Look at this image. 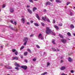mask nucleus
I'll return each instance as SVG.
<instances>
[{
	"instance_id": "obj_23",
	"label": "nucleus",
	"mask_w": 75,
	"mask_h": 75,
	"mask_svg": "<svg viewBox=\"0 0 75 75\" xmlns=\"http://www.w3.org/2000/svg\"><path fill=\"white\" fill-rule=\"evenodd\" d=\"M55 40H52V43L54 44H55Z\"/></svg>"
},
{
	"instance_id": "obj_60",
	"label": "nucleus",
	"mask_w": 75,
	"mask_h": 75,
	"mask_svg": "<svg viewBox=\"0 0 75 75\" xmlns=\"http://www.w3.org/2000/svg\"><path fill=\"white\" fill-rule=\"evenodd\" d=\"M73 35H74V36H75V33H74Z\"/></svg>"
},
{
	"instance_id": "obj_35",
	"label": "nucleus",
	"mask_w": 75,
	"mask_h": 75,
	"mask_svg": "<svg viewBox=\"0 0 75 75\" xmlns=\"http://www.w3.org/2000/svg\"><path fill=\"white\" fill-rule=\"evenodd\" d=\"M52 50L53 51H56V49H55L54 48H52Z\"/></svg>"
},
{
	"instance_id": "obj_36",
	"label": "nucleus",
	"mask_w": 75,
	"mask_h": 75,
	"mask_svg": "<svg viewBox=\"0 0 75 75\" xmlns=\"http://www.w3.org/2000/svg\"><path fill=\"white\" fill-rule=\"evenodd\" d=\"M33 36H34V34H31L30 35V38L33 37Z\"/></svg>"
},
{
	"instance_id": "obj_8",
	"label": "nucleus",
	"mask_w": 75,
	"mask_h": 75,
	"mask_svg": "<svg viewBox=\"0 0 75 75\" xmlns=\"http://www.w3.org/2000/svg\"><path fill=\"white\" fill-rule=\"evenodd\" d=\"M66 68V67H65L63 66L62 67L60 68V69L61 70H64V69H65Z\"/></svg>"
},
{
	"instance_id": "obj_12",
	"label": "nucleus",
	"mask_w": 75,
	"mask_h": 75,
	"mask_svg": "<svg viewBox=\"0 0 75 75\" xmlns=\"http://www.w3.org/2000/svg\"><path fill=\"white\" fill-rule=\"evenodd\" d=\"M56 3H61V1L59 0H56Z\"/></svg>"
},
{
	"instance_id": "obj_34",
	"label": "nucleus",
	"mask_w": 75,
	"mask_h": 75,
	"mask_svg": "<svg viewBox=\"0 0 75 75\" xmlns=\"http://www.w3.org/2000/svg\"><path fill=\"white\" fill-rule=\"evenodd\" d=\"M27 50H28V52H31V50H30L29 49H27Z\"/></svg>"
},
{
	"instance_id": "obj_21",
	"label": "nucleus",
	"mask_w": 75,
	"mask_h": 75,
	"mask_svg": "<svg viewBox=\"0 0 75 75\" xmlns=\"http://www.w3.org/2000/svg\"><path fill=\"white\" fill-rule=\"evenodd\" d=\"M28 12L30 13V14H31V13H32V11H31L30 10V9H28Z\"/></svg>"
},
{
	"instance_id": "obj_41",
	"label": "nucleus",
	"mask_w": 75,
	"mask_h": 75,
	"mask_svg": "<svg viewBox=\"0 0 75 75\" xmlns=\"http://www.w3.org/2000/svg\"><path fill=\"white\" fill-rule=\"evenodd\" d=\"M27 42H25L24 44V45H26L27 43Z\"/></svg>"
},
{
	"instance_id": "obj_26",
	"label": "nucleus",
	"mask_w": 75,
	"mask_h": 75,
	"mask_svg": "<svg viewBox=\"0 0 75 75\" xmlns=\"http://www.w3.org/2000/svg\"><path fill=\"white\" fill-rule=\"evenodd\" d=\"M34 25H35V26H37V27L38 26V23H35Z\"/></svg>"
},
{
	"instance_id": "obj_25",
	"label": "nucleus",
	"mask_w": 75,
	"mask_h": 75,
	"mask_svg": "<svg viewBox=\"0 0 75 75\" xmlns=\"http://www.w3.org/2000/svg\"><path fill=\"white\" fill-rule=\"evenodd\" d=\"M46 20L47 22H48L49 23H50V20H49V19H48V18H46Z\"/></svg>"
},
{
	"instance_id": "obj_2",
	"label": "nucleus",
	"mask_w": 75,
	"mask_h": 75,
	"mask_svg": "<svg viewBox=\"0 0 75 75\" xmlns=\"http://www.w3.org/2000/svg\"><path fill=\"white\" fill-rule=\"evenodd\" d=\"M38 37L41 40H43L44 39V37L42 36V34H40L38 36Z\"/></svg>"
},
{
	"instance_id": "obj_18",
	"label": "nucleus",
	"mask_w": 75,
	"mask_h": 75,
	"mask_svg": "<svg viewBox=\"0 0 75 75\" xmlns=\"http://www.w3.org/2000/svg\"><path fill=\"white\" fill-rule=\"evenodd\" d=\"M59 36L60 37H61V38H64V37L63 36H62V35L60 34H59Z\"/></svg>"
},
{
	"instance_id": "obj_46",
	"label": "nucleus",
	"mask_w": 75,
	"mask_h": 75,
	"mask_svg": "<svg viewBox=\"0 0 75 75\" xmlns=\"http://www.w3.org/2000/svg\"><path fill=\"white\" fill-rule=\"evenodd\" d=\"M12 51L13 52H15V51H16V50L15 49H13Z\"/></svg>"
},
{
	"instance_id": "obj_59",
	"label": "nucleus",
	"mask_w": 75,
	"mask_h": 75,
	"mask_svg": "<svg viewBox=\"0 0 75 75\" xmlns=\"http://www.w3.org/2000/svg\"><path fill=\"white\" fill-rule=\"evenodd\" d=\"M44 54H46V52H44Z\"/></svg>"
},
{
	"instance_id": "obj_44",
	"label": "nucleus",
	"mask_w": 75,
	"mask_h": 75,
	"mask_svg": "<svg viewBox=\"0 0 75 75\" xmlns=\"http://www.w3.org/2000/svg\"><path fill=\"white\" fill-rule=\"evenodd\" d=\"M29 1L31 3H33V0H29Z\"/></svg>"
},
{
	"instance_id": "obj_54",
	"label": "nucleus",
	"mask_w": 75,
	"mask_h": 75,
	"mask_svg": "<svg viewBox=\"0 0 75 75\" xmlns=\"http://www.w3.org/2000/svg\"><path fill=\"white\" fill-rule=\"evenodd\" d=\"M62 75H65V74L64 73H62Z\"/></svg>"
},
{
	"instance_id": "obj_51",
	"label": "nucleus",
	"mask_w": 75,
	"mask_h": 75,
	"mask_svg": "<svg viewBox=\"0 0 75 75\" xmlns=\"http://www.w3.org/2000/svg\"><path fill=\"white\" fill-rule=\"evenodd\" d=\"M25 62H26V63L27 62V60L25 59Z\"/></svg>"
},
{
	"instance_id": "obj_27",
	"label": "nucleus",
	"mask_w": 75,
	"mask_h": 75,
	"mask_svg": "<svg viewBox=\"0 0 75 75\" xmlns=\"http://www.w3.org/2000/svg\"><path fill=\"white\" fill-rule=\"evenodd\" d=\"M68 61L69 62H72V60L71 59V58H69L68 59Z\"/></svg>"
},
{
	"instance_id": "obj_56",
	"label": "nucleus",
	"mask_w": 75,
	"mask_h": 75,
	"mask_svg": "<svg viewBox=\"0 0 75 75\" xmlns=\"http://www.w3.org/2000/svg\"><path fill=\"white\" fill-rule=\"evenodd\" d=\"M27 7L28 8H29V7H30V6H28V5H27Z\"/></svg>"
},
{
	"instance_id": "obj_5",
	"label": "nucleus",
	"mask_w": 75,
	"mask_h": 75,
	"mask_svg": "<svg viewBox=\"0 0 75 75\" xmlns=\"http://www.w3.org/2000/svg\"><path fill=\"white\" fill-rule=\"evenodd\" d=\"M51 2H50L49 1H47V2L46 3V4L45 5L46 6H48V5H50V4H51Z\"/></svg>"
},
{
	"instance_id": "obj_9",
	"label": "nucleus",
	"mask_w": 75,
	"mask_h": 75,
	"mask_svg": "<svg viewBox=\"0 0 75 75\" xmlns=\"http://www.w3.org/2000/svg\"><path fill=\"white\" fill-rule=\"evenodd\" d=\"M15 66L17 67H20V65H19V64H17V63H15Z\"/></svg>"
},
{
	"instance_id": "obj_63",
	"label": "nucleus",
	"mask_w": 75,
	"mask_h": 75,
	"mask_svg": "<svg viewBox=\"0 0 75 75\" xmlns=\"http://www.w3.org/2000/svg\"><path fill=\"white\" fill-rule=\"evenodd\" d=\"M68 39L69 40H70V39Z\"/></svg>"
},
{
	"instance_id": "obj_11",
	"label": "nucleus",
	"mask_w": 75,
	"mask_h": 75,
	"mask_svg": "<svg viewBox=\"0 0 75 75\" xmlns=\"http://www.w3.org/2000/svg\"><path fill=\"white\" fill-rule=\"evenodd\" d=\"M10 22H11V23H13V24H15V25H16V24H17V23L16 21H15L14 22V23H13V21H12V20H11L10 21Z\"/></svg>"
},
{
	"instance_id": "obj_22",
	"label": "nucleus",
	"mask_w": 75,
	"mask_h": 75,
	"mask_svg": "<svg viewBox=\"0 0 75 75\" xmlns=\"http://www.w3.org/2000/svg\"><path fill=\"white\" fill-rule=\"evenodd\" d=\"M67 34L68 35V36H69L70 37H71V33H70L69 32H68Z\"/></svg>"
},
{
	"instance_id": "obj_64",
	"label": "nucleus",
	"mask_w": 75,
	"mask_h": 75,
	"mask_svg": "<svg viewBox=\"0 0 75 75\" xmlns=\"http://www.w3.org/2000/svg\"><path fill=\"white\" fill-rule=\"evenodd\" d=\"M7 75H10L9 74H8Z\"/></svg>"
},
{
	"instance_id": "obj_16",
	"label": "nucleus",
	"mask_w": 75,
	"mask_h": 75,
	"mask_svg": "<svg viewBox=\"0 0 75 75\" xmlns=\"http://www.w3.org/2000/svg\"><path fill=\"white\" fill-rule=\"evenodd\" d=\"M54 28L56 29V30H58L59 29V28L58 27V26L55 25L54 26Z\"/></svg>"
},
{
	"instance_id": "obj_38",
	"label": "nucleus",
	"mask_w": 75,
	"mask_h": 75,
	"mask_svg": "<svg viewBox=\"0 0 75 75\" xmlns=\"http://www.w3.org/2000/svg\"><path fill=\"white\" fill-rule=\"evenodd\" d=\"M36 47H37V48H40V46L37 45H36Z\"/></svg>"
},
{
	"instance_id": "obj_43",
	"label": "nucleus",
	"mask_w": 75,
	"mask_h": 75,
	"mask_svg": "<svg viewBox=\"0 0 75 75\" xmlns=\"http://www.w3.org/2000/svg\"><path fill=\"white\" fill-rule=\"evenodd\" d=\"M15 55H17V54H18V52H17L16 51V52H15Z\"/></svg>"
},
{
	"instance_id": "obj_62",
	"label": "nucleus",
	"mask_w": 75,
	"mask_h": 75,
	"mask_svg": "<svg viewBox=\"0 0 75 75\" xmlns=\"http://www.w3.org/2000/svg\"><path fill=\"white\" fill-rule=\"evenodd\" d=\"M23 57H21V58H23Z\"/></svg>"
},
{
	"instance_id": "obj_30",
	"label": "nucleus",
	"mask_w": 75,
	"mask_h": 75,
	"mask_svg": "<svg viewBox=\"0 0 75 75\" xmlns=\"http://www.w3.org/2000/svg\"><path fill=\"white\" fill-rule=\"evenodd\" d=\"M24 48V46H22L20 48V50H22L23 48Z\"/></svg>"
},
{
	"instance_id": "obj_15",
	"label": "nucleus",
	"mask_w": 75,
	"mask_h": 75,
	"mask_svg": "<svg viewBox=\"0 0 75 75\" xmlns=\"http://www.w3.org/2000/svg\"><path fill=\"white\" fill-rule=\"evenodd\" d=\"M10 11L11 13L14 12V9L13 8H11L10 9Z\"/></svg>"
},
{
	"instance_id": "obj_7",
	"label": "nucleus",
	"mask_w": 75,
	"mask_h": 75,
	"mask_svg": "<svg viewBox=\"0 0 75 75\" xmlns=\"http://www.w3.org/2000/svg\"><path fill=\"white\" fill-rule=\"evenodd\" d=\"M28 39L27 38H25L23 39L24 41H25L26 42H27L28 41Z\"/></svg>"
},
{
	"instance_id": "obj_29",
	"label": "nucleus",
	"mask_w": 75,
	"mask_h": 75,
	"mask_svg": "<svg viewBox=\"0 0 75 75\" xmlns=\"http://www.w3.org/2000/svg\"><path fill=\"white\" fill-rule=\"evenodd\" d=\"M47 72H45L44 73L41 74V75H45V74H47Z\"/></svg>"
},
{
	"instance_id": "obj_50",
	"label": "nucleus",
	"mask_w": 75,
	"mask_h": 75,
	"mask_svg": "<svg viewBox=\"0 0 75 75\" xmlns=\"http://www.w3.org/2000/svg\"><path fill=\"white\" fill-rule=\"evenodd\" d=\"M63 62V60H62L60 61V63H62Z\"/></svg>"
},
{
	"instance_id": "obj_48",
	"label": "nucleus",
	"mask_w": 75,
	"mask_h": 75,
	"mask_svg": "<svg viewBox=\"0 0 75 75\" xmlns=\"http://www.w3.org/2000/svg\"><path fill=\"white\" fill-rule=\"evenodd\" d=\"M15 68L16 69H17V70H18V69H19L18 67H15Z\"/></svg>"
},
{
	"instance_id": "obj_42",
	"label": "nucleus",
	"mask_w": 75,
	"mask_h": 75,
	"mask_svg": "<svg viewBox=\"0 0 75 75\" xmlns=\"http://www.w3.org/2000/svg\"><path fill=\"white\" fill-rule=\"evenodd\" d=\"M53 23H55V20H53V22H52Z\"/></svg>"
},
{
	"instance_id": "obj_47",
	"label": "nucleus",
	"mask_w": 75,
	"mask_h": 75,
	"mask_svg": "<svg viewBox=\"0 0 75 75\" xmlns=\"http://www.w3.org/2000/svg\"><path fill=\"white\" fill-rule=\"evenodd\" d=\"M71 73H74V71H73V70H72L71 71Z\"/></svg>"
},
{
	"instance_id": "obj_61",
	"label": "nucleus",
	"mask_w": 75,
	"mask_h": 75,
	"mask_svg": "<svg viewBox=\"0 0 75 75\" xmlns=\"http://www.w3.org/2000/svg\"><path fill=\"white\" fill-rule=\"evenodd\" d=\"M74 8H75V6H74Z\"/></svg>"
},
{
	"instance_id": "obj_14",
	"label": "nucleus",
	"mask_w": 75,
	"mask_h": 75,
	"mask_svg": "<svg viewBox=\"0 0 75 75\" xmlns=\"http://www.w3.org/2000/svg\"><path fill=\"white\" fill-rule=\"evenodd\" d=\"M36 16L37 18L38 19V20H40V17H39V16H38V15L37 14H36Z\"/></svg>"
},
{
	"instance_id": "obj_3",
	"label": "nucleus",
	"mask_w": 75,
	"mask_h": 75,
	"mask_svg": "<svg viewBox=\"0 0 75 75\" xmlns=\"http://www.w3.org/2000/svg\"><path fill=\"white\" fill-rule=\"evenodd\" d=\"M21 68L24 69H27V67L26 66H21Z\"/></svg>"
},
{
	"instance_id": "obj_6",
	"label": "nucleus",
	"mask_w": 75,
	"mask_h": 75,
	"mask_svg": "<svg viewBox=\"0 0 75 75\" xmlns=\"http://www.w3.org/2000/svg\"><path fill=\"white\" fill-rule=\"evenodd\" d=\"M42 20H43L45 21L47 19V17L45 16L44 17L42 16Z\"/></svg>"
},
{
	"instance_id": "obj_33",
	"label": "nucleus",
	"mask_w": 75,
	"mask_h": 75,
	"mask_svg": "<svg viewBox=\"0 0 75 75\" xmlns=\"http://www.w3.org/2000/svg\"><path fill=\"white\" fill-rule=\"evenodd\" d=\"M36 60H37V59L36 58H34L33 59V61H36Z\"/></svg>"
},
{
	"instance_id": "obj_53",
	"label": "nucleus",
	"mask_w": 75,
	"mask_h": 75,
	"mask_svg": "<svg viewBox=\"0 0 75 75\" xmlns=\"http://www.w3.org/2000/svg\"><path fill=\"white\" fill-rule=\"evenodd\" d=\"M57 51H59V49H57Z\"/></svg>"
},
{
	"instance_id": "obj_10",
	"label": "nucleus",
	"mask_w": 75,
	"mask_h": 75,
	"mask_svg": "<svg viewBox=\"0 0 75 75\" xmlns=\"http://www.w3.org/2000/svg\"><path fill=\"white\" fill-rule=\"evenodd\" d=\"M47 65L46 66V67H49L50 65H51V64H50V63L48 62L47 63Z\"/></svg>"
},
{
	"instance_id": "obj_39",
	"label": "nucleus",
	"mask_w": 75,
	"mask_h": 75,
	"mask_svg": "<svg viewBox=\"0 0 75 75\" xmlns=\"http://www.w3.org/2000/svg\"><path fill=\"white\" fill-rule=\"evenodd\" d=\"M41 24L43 26H44V25H45V24H44L43 23H42Z\"/></svg>"
},
{
	"instance_id": "obj_4",
	"label": "nucleus",
	"mask_w": 75,
	"mask_h": 75,
	"mask_svg": "<svg viewBox=\"0 0 75 75\" xmlns=\"http://www.w3.org/2000/svg\"><path fill=\"white\" fill-rule=\"evenodd\" d=\"M61 41L63 43H65L67 42V40L65 39H62Z\"/></svg>"
},
{
	"instance_id": "obj_1",
	"label": "nucleus",
	"mask_w": 75,
	"mask_h": 75,
	"mask_svg": "<svg viewBox=\"0 0 75 75\" xmlns=\"http://www.w3.org/2000/svg\"><path fill=\"white\" fill-rule=\"evenodd\" d=\"M46 33L48 34H52V35H55V33L52 32L51 31V29H50L48 27H47L46 28Z\"/></svg>"
},
{
	"instance_id": "obj_55",
	"label": "nucleus",
	"mask_w": 75,
	"mask_h": 75,
	"mask_svg": "<svg viewBox=\"0 0 75 75\" xmlns=\"http://www.w3.org/2000/svg\"><path fill=\"white\" fill-rule=\"evenodd\" d=\"M46 9H44V12H46Z\"/></svg>"
},
{
	"instance_id": "obj_52",
	"label": "nucleus",
	"mask_w": 75,
	"mask_h": 75,
	"mask_svg": "<svg viewBox=\"0 0 75 75\" xmlns=\"http://www.w3.org/2000/svg\"><path fill=\"white\" fill-rule=\"evenodd\" d=\"M27 24H28V25H29V24H30V22H27Z\"/></svg>"
},
{
	"instance_id": "obj_40",
	"label": "nucleus",
	"mask_w": 75,
	"mask_h": 75,
	"mask_svg": "<svg viewBox=\"0 0 75 75\" xmlns=\"http://www.w3.org/2000/svg\"><path fill=\"white\" fill-rule=\"evenodd\" d=\"M5 6H6V5H5V4H4L2 8H4Z\"/></svg>"
},
{
	"instance_id": "obj_17",
	"label": "nucleus",
	"mask_w": 75,
	"mask_h": 75,
	"mask_svg": "<svg viewBox=\"0 0 75 75\" xmlns=\"http://www.w3.org/2000/svg\"><path fill=\"white\" fill-rule=\"evenodd\" d=\"M15 59L16 60H17V59H18V57H13V60H15Z\"/></svg>"
},
{
	"instance_id": "obj_24",
	"label": "nucleus",
	"mask_w": 75,
	"mask_h": 75,
	"mask_svg": "<svg viewBox=\"0 0 75 75\" xmlns=\"http://www.w3.org/2000/svg\"><path fill=\"white\" fill-rule=\"evenodd\" d=\"M11 30H14L15 31H17V29H14V28H11Z\"/></svg>"
},
{
	"instance_id": "obj_20",
	"label": "nucleus",
	"mask_w": 75,
	"mask_h": 75,
	"mask_svg": "<svg viewBox=\"0 0 75 75\" xmlns=\"http://www.w3.org/2000/svg\"><path fill=\"white\" fill-rule=\"evenodd\" d=\"M70 28H74V25H71L70 26Z\"/></svg>"
},
{
	"instance_id": "obj_32",
	"label": "nucleus",
	"mask_w": 75,
	"mask_h": 75,
	"mask_svg": "<svg viewBox=\"0 0 75 75\" xmlns=\"http://www.w3.org/2000/svg\"><path fill=\"white\" fill-rule=\"evenodd\" d=\"M71 3V2H68L67 3V5L68 6L69 4Z\"/></svg>"
},
{
	"instance_id": "obj_37",
	"label": "nucleus",
	"mask_w": 75,
	"mask_h": 75,
	"mask_svg": "<svg viewBox=\"0 0 75 75\" xmlns=\"http://www.w3.org/2000/svg\"><path fill=\"white\" fill-rule=\"evenodd\" d=\"M7 69H11V68H11V67H8L7 68Z\"/></svg>"
},
{
	"instance_id": "obj_49",
	"label": "nucleus",
	"mask_w": 75,
	"mask_h": 75,
	"mask_svg": "<svg viewBox=\"0 0 75 75\" xmlns=\"http://www.w3.org/2000/svg\"><path fill=\"white\" fill-rule=\"evenodd\" d=\"M30 23H33V21H30Z\"/></svg>"
},
{
	"instance_id": "obj_19",
	"label": "nucleus",
	"mask_w": 75,
	"mask_h": 75,
	"mask_svg": "<svg viewBox=\"0 0 75 75\" xmlns=\"http://www.w3.org/2000/svg\"><path fill=\"white\" fill-rule=\"evenodd\" d=\"M37 10V8H36L35 7H34V8H33V11H35V10Z\"/></svg>"
},
{
	"instance_id": "obj_28",
	"label": "nucleus",
	"mask_w": 75,
	"mask_h": 75,
	"mask_svg": "<svg viewBox=\"0 0 75 75\" xmlns=\"http://www.w3.org/2000/svg\"><path fill=\"white\" fill-rule=\"evenodd\" d=\"M59 26H60V27H62V23H60L58 25Z\"/></svg>"
},
{
	"instance_id": "obj_57",
	"label": "nucleus",
	"mask_w": 75,
	"mask_h": 75,
	"mask_svg": "<svg viewBox=\"0 0 75 75\" xmlns=\"http://www.w3.org/2000/svg\"><path fill=\"white\" fill-rule=\"evenodd\" d=\"M33 1H37V0H33Z\"/></svg>"
},
{
	"instance_id": "obj_58",
	"label": "nucleus",
	"mask_w": 75,
	"mask_h": 75,
	"mask_svg": "<svg viewBox=\"0 0 75 75\" xmlns=\"http://www.w3.org/2000/svg\"><path fill=\"white\" fill-rule=\"evenodd\" d=\"M50 1H54V0H50Z\"/></svg>"
},
{
	"instance_id": "obj_13",
	"label": "nucleus",
	"mask_w": 75,
	"mask_h": 75,
	"mask_svg": "<svg viewBox=\"0 0 75 75\" xmlns=\"http://www.w3.org/2000/svg\"><path fill=\"white\" fill-rule=\"evenodd\" d=\"M22 21L23 24L24 23H25V19L24 18H22Z\"/></svg>"
},
{
	"instance_id": "obj_45",
	"label": "nucleus",
	"mask_w": 75,
	"mask_h": 75,
	"mask_svg": "<svg viewBox=\"0 0 75 75\" xmlns=\"http://www.w3.org/2000/svg\"><path fill=\"white\" fill-rule=\"evenodd\" d=\"M70 16H73V13H72V12H71L70 13Z\"/></svg>"
},
{
	"instance_id": "obj_31",
	"label": "nucleus",
	"mask_w": 75,
	"mask_h": 75,
	"mask_svg": "<svg viewBox=\"0 0 75 75\" xmlns=\"http://www.w3.org/2000/svg\"><path fill=\"white\" fill-rule=\"evenodd\" d=\"M27 52H25L24 53V55L25 56V55H27Z\"/></svg>"
}]
</instances>
